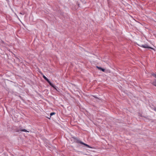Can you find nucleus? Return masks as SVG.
Returning a JSON list of instances; mask_svg holds the SVG:
<instances>
[{"label":"nucleus","instance_id":"3","mask_svg":"<svg viewBox=\"0 0 156 156\" xmlns=\"http://www.w3.org/2000/svg\"><path fill=\"white\" fill-rule=\"evenodd\" d=\"M50 85L51 87H53V88H54L55 90H56L57 91H58V90L56 88V86H55L52 83H51V85Z\"/></svg>","mask_w":156,"mask_h":156},{"label":"nucleus","instance_id":"2","mask_svg":"<svg viewBox=\"0 0 156 156\" xmlns=\"http://www.w3.org/2000/svg\"><path fill=\"white\" fill-rule=\"evenodd\" d=\"M140 46L144 48H150V47L149 46H148L147 44H142L140 45Z\"/></svg>","mask_w":156,"mask_h":156},{"label":"nucleus","instance_id":"8","mask_svg":"<svg viewBox=\"0 0 156 156\" xmlns=\"http://www.w3.org/2000/svg\"><path fill=\"white\" fill-rule=\"evenodd\" d=\"M153 84L156 87V80H155L153 82Z\"/></svg>","mask_w":156,"mask_h":156},{"label":"nucleus","instance_id":"6","mask_svg":"<svg viewBox=\"0 0 156 156\" xmlns=\"http://www.w3.org/2000/svg\"><path fill=\"white\" fill-rule=\"evenodd\" d=\"M76 142H77V143H80V144H82V143H83V142H82V141H80V140H77V141H76Z\"/></svg>","mask_w":156,"mask_h":156},{"label":"nucleus","instance_id":"4","mask_svg":"<svg viewBox=\"0 0 156 156\" xmlns=\"http://www.w3.org/2000/svg\"><path fill=\"white\" fill-rule=\"evenodd\" d=\"M82 143V144L83 145H84L85 146H86V147H88V148H92L91 147L89 146L88 145L86 144H85V143H84L83 142Z\"/></svg>","mask_w":156,"mask_h":156},{"label":"nucleus","instance_id":"12","mask_svg":"<svg viewBox=\"0 0 156 156\" xmlns=\"http://www.w3.org/2000/svg\"><path fill=\"white\" fill-rule=\"evenodd\" d=\"M20 14H22V15H24V13H21V12H20Z\"/></svg>","mask_w":156,"mask_h":156},{"label":"nucleus","instance_id":"5","mask_svg":"<svg viewBox=\"0 0 156 156\" xmlns=\"http://www.w3.org/2000/svg\"><path fill=\"white\" fill-rule=\"evenodd\" d=\"M97 67L100 70H101L102 71L104 72L105 71V69L102 68L100 67H98V66H97Z\"/></svg>","mask_w":156,"mask_h":156},{"label":"nucleus","instance_id":"11","mask_svg":"<svg viewBox=\"0 0 156 156\" xmlns=\"http://www.w3.org/2000/svg\"><path fill=\"white\" fill-rule=\"evenodd\" d=\"M152 75L154 76L155 78H156V74H154V73H153L152 74Z\"/></svg>","mask_w":156,"mask_h":156},{"label":"nucleus","instance_id":"9","mask_svg":"<svg viewBox=\"0 0 156 156\" xmlns=\"http://www.w3.org/2000/svg\"><path fill=\"white\" fill-rule=\"evenodd\" d=\"M43 78L46 80L48 78L44 75H43Z\"/></svg>","mask_w":156,"mask_h":156},{"label":"nucleus","instance_id":"7","mask_svg":"<svg viewBox=\"0 0 156 156\" xmlns=\"http://www.w3.org/2000/svg\"><path fill=\"white\" fill-rule=\"evenodd\" d=\"M46 80L49 83L50 85H51L52 83L48 79H47Z\"/></svg>","mask_w":156,"mask_h":156},{"label":"nucleus","instance_id":"1","mask_svg":"<svg viewBox=\"0 0 156 156\" xmlns=\"http://www.w3.org/2000/svg\"><path fill=\"white\" fill-rule=\"evenodd\" d=\"M15 131L17 132L20 133L21 132H29L25 129H23L22 127L21 126H19V127H16V128L15 129Z\"/></svg>","mask_w":156,"mask_h":156},{"label":"nucleus","instance_id":"13","mask_svg":"<svg viewBox=\"0 0 156 156\" xmlns=\"http://www.w3.org/2000/svg\"><path fill=\"white\" fill-rule=\"evenodd\" d=\"M155 110V111H156V109Z\"/></svg>","mask_w":156,"mask_h":156},{"label":"nucleus","instance_id":"10","mask_svg":"<svg viewBox=\"0 0 156 156\" xmlns=\"http://www.w3.org/2000/svg\"><path fill=\"white\" fill-rule=\"evenodd\" d=\"M55 112H51L50 113V115L51 116H52L54 115L55 114Z\"/></svg>","mask_w":156,"mask_h":156}]
</instances>
